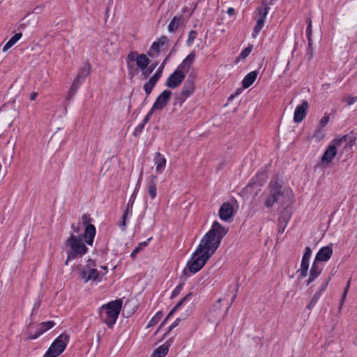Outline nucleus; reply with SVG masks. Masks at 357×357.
<instances>
[{
  "label": "nucleus",
  "instance_id": "obj_23",
  "mask_svg": "<svg viewBox=\"0 0 357 357\" xmlns=\"http://www.w3.org/2000/svg\"><path fill=\"white\" fill-rule=\"evenodd\" d=\"M337 154V149L331 144H329L321 157L322 163H330Z\"/></svg>",
  "mask_w": 357,
  "mask_h": 357
},
{
  "label": "nucleus",
  "instance_id": "obj_53",
  "mask_svg": "<svg viewBox=\"0 0 357 357\" xmlns=\"http://www.w3.org/2000/svg\"><path fill=\"white\" fill-rule=\"evenodd\" d=\"M329 281H330V278H328L327 280H324L322 282V284H321L319 289L317 291V292H320V294H322V293L326 289Z\"/></svg>",
  "mask_w": 357,
  "mask_h": 357
},
{
  "label": "nucleus",
  "instance_id": "obj_61",
  "mask_svg": "<svg viewBox=\"0 0 357 357\" xmlns=\"http://www.w3.org/2000/svg\"><path fill=\"white\" fill-rule=\"evenodd\" d=\"M141 178H139V181H138V182H137V185H136L135 189V190H134V192H133V193H135V197H136V192H137V191L139 190V188H140V181H141Z\"/></svg>",
  "mask_w": 357,
  "mask_h": 357
},
{
  "label": "nucleus",
  "instance_id": "obj_39",
  "mask_svg": "<svg viewBox=\"0 0 357 357\" xmlns=\"http://www.w3.org/2000/svg\"><path fill=\"white\" fill-rule=\"evenodd\" d=\"M80 84L73 80V82L72 84V86L67 94L66 99L70 100L71 99L76 93L78 88L79 87Z\"/></svg>",
  "mask_w": 357,
  "mask_h": 357
},
{
  "label": "nucleus",
  "instance_id": "obj_6",
  "mask_svg": "<svg viewBox=\"0 0 357 357\" xmlns=\"http://www.w3.org/2000/svg\"><path fill=\"white\" fill-rule=\"evenodd\" d=\"M70 337L66 333H62L57 337L52 343L47 351L45 352L46 357H57L66 349Z\"/></svg>",
  "mask_w": 357,
  "mask_h": 357
},
{
  "label": "nucleus",
  "instance_id": "obj_28",
  "mask_svg": "<svg viewBox=\"0 0 357 357\" xmlns=\"http://www.w3.org/2000/svg\"><path fill=\"white\" fill-rule=\"evenodd\" d=\"M258 73L256 70L252 71L247 74L242 81V86L244 89L250 87L255 81Z\"/></svg>",
  "mask_w": 357,
  "mask_h": 357
},
{
  "label": "nucleus",
  "instance_id": "obj_9",
  "mask_svg": "<svg viewBox=\"0 0 357 357\" xmlns=\"http://www.w3.org/2000/svg\"><path fill=\"white\" fill-rule=\"evenodd\" d=\"M195 90V82L193 79L188 77L182 87L180 95L176 98L179 102L180 106L185 100V99L192 94Z\"/></svg>",
  "mask_w": 357,
  "mask_h": 357
},
{
  "label": "nucleus",
  "instance_id": "obj_48",
  "mask_svg": "<svg viewBox=\"0 0 357 357\" xmlns=\"http://www.w3.org/2000/svg\"><path fill=\"white\" fill-rule=\"evenodd\" d=\"M145 125L142 123H139L135 129L132 135L135 137H137L140 135V133L142 132V130L144 128Z\"/></svg>",
  "mask_w": 357,
  "mask_h": 357
},
{
  "label": "nucleus",
  "instance_id": "obj_31",
  "mask_svg": "<svg viewBox=\"0 0 357 357\" xmlns=\"http://www.w3.org/2000/svg\"><path fill=\"white\" fill-rule=\"evenodd\" d=\"M55 326V323L53 321H48L46 322H42L37 325L36 331L39 334L42 335L45 332L51 329Z\"/></svg>",
  "mask_w": 357,
  "mask_h": 357
},
{
  "label": "nucleus",
  "instance_id": "obj_32",
  "mask_svg": "<svg viewBox=\"0 0 357 357\" xmlns=\"http://www.w3.org/2000/svg\"><path fill=\"white\" fill-rule=\"evenodd\" d=\"M150 63V60L148 56L144 54H139L136 64L139 68L142 70H145Z\"/></svg>",
  "mask_w": 357,
  "mask_h": 357
},
{
  "label": "nucleus",
  "instance_id": "obj_45",
  "mask_svg": "<svg viewBox=\"0 0 357 357\" xmlns=\"http://www.w3.org/2000/svg\"><path fill=\"white\" fill-rule=\"evenodd\" d=\"M252 45H248L245 49H244L240 54V58L242 59H245L252 52Z\"/></svg>",
  "mask_w": 357,
  "mask_h": 357
},
{
  "label": "nucleus",
  "instance_id": "obj_26",
  "mask_svg": "<svg viewBox=\"0 0 357 357\" xmlns=\"http://www.w3.org/2000/svg\"><path fill=\"white\" fill-rule=\"evenodd\" d=\"M192 296V293H189L185 296H184L169 312L167 317L165 319V320L161 323L160 328L162 327L167 320L170 318L178 309L179 307L186 301L190 299V297Z\"/></svg>",
  "mask_w": 357,
  "mask_h": 357
},
{
  "label": "nucleus",
  "instance_id": "obj_10",
  "mask_svg": "<svg viewBox=\"0 0 357 357\" xmlns=\"http://www.w3.org/2000/svg\"><path fill=\"white\" fill-rule=\"evenodd\" d=\"M185 77V74L182 73L180 69L176 68L172 73L166 81V86L171 89H175L180 86Z\"/></svg>",
  "mask_w": 357,
  "mask_h": 357
},
{
  "label": "nucleus",
  "instance_id": "obj_21",
  "mask_svg": "<svg viewBox=\"0 0 357 357\" xmlns=\"http://www.w3.org/2000/svg\"><path fill=\"white\" fill-rule=\"evenodd\" d=\"M154 163L156 166L155 171L158 174H162L166 167V159L165 156L160 152H156L153 158Z\"/></svg>",
  "mask_w": 357,
  "mask_h": 357
},
{
  "label": "nucleus",
  "instance_id": "obj_44",
  "mask_svg": "<svg viewBox=\"0 0 357 357\" xmlns=\"http://www.w3.org/2000/svg\"><path fill=\"white\" fill-rule=\"evenodd\" d=\"M163 69V66H159L156 72L151 77V78L158 82L162 75Z\"/></svg>",
  "mask_w": 357,
  "mask_h": 357
},
{
  "label": "nucleus",
  "instance_id": "obj_1",
  "mask_svg": "<svg viewBox=\"0 0 357 357\" xmlns=\"http://www.w3.org/2000/svg\"><path fill=\"white\" fill-rule=\"evenodd\" d=\"M96 233V229L93 225H88L85 227L83 235L75 236L70 233V236L65 242L68 255L66 261V265L69 260L82 257L88 252V248L84 243V238L87 245H92Z\"/></svg>",
  "mask_w": 357,
  "mask_h": 357
},
{
  "label": "nucleus",
  "instance_id": "obj_57",
  "mask_svg": "<svg viewBox=\"0 0 357 357\" xmlns=\"http://www.w3.org/2000/svg\"><path fill=\"white\" fill-rule=\"evenodd\" d=\"M41 335L38 333V332L36 330L35 333L32 334L31 333H29L27 339L29 340H35L40 337Z\"/></svg>",
  "mask_w": 357,
  "mask_h": 357
},
{
  "label": "nucleus",
  "instance_id": "obj_12",
  "mask_svg": "<svg viewBox=\"0 0 357 357\" xmlns=\"http://www.w3.org/2000/svg\"><path fill=\"white\" fill-rule=\"evenodd\" d=\"M172 92L169 90L163 91L156 98L152 106V110H161L167 105L170 100Z\"/></svg>",
  "mask_w": 357,
  "mask_h": 357
},
{
  "label": "nucleus",
  "instance_id": "obj_36",
  "mask_svg": "<svg viewBox=\"0 0 357 357\" xmlns=\"http://www.w3.org/2000/svg\"><path fill=\"white\" fill-rule=\"evenodd\" d=\"M264 23H265V20H264L262 19H259V18L257 19V23L253 29V32H252L253 38H256L257 36V35L259 33V32L264 27Z\"/></svg>",
  "mask_w": 357,
  "mask_h": 357
},
{
  "label": "nucleus",
  "instance_id": "obj_17",
  "mask_svg": "<svg viewBox=\"0 0 357 357\" xmlns=\"http://www.w3.org/2000/svg\"><path fill=\"white\" fill-rule=\"evenodd\" d=\"M322 270H323V266L321 264L314 261L312 263V267L310 270L309 278L306 280V284L309 285L316 278H317L321 273Z\"/></svg>",
  "mask_w": 357,
  "mask_h": 357
},
{
  "label": "nucleus",
  "instance_id": "obj_11",
  "mask_svg": "<svg viewBox=\"0 0 357 357\" xmlns=\"http://www.w3.org/2000/svg\"><path fill=\"white\" fill-rule=\"evenodd\" d=\"M312 255V250L310 247L307 246L305 248V252L303 255L301 263V268L298 271L299 273V277L303 278L307 276V271L309 268V262L310 259Z\"/></svg>",
  "mask_w": 357,
  "mask_h": 357
},
{
  "label": "nucleus",
  "instance_id": "obj_50",
  "mask_svg": "<svg viewBox=\"0 0 357 357\" xmlns=\"http://www.w3.org/2000/svg\"><path fill=\"white\" fill-rule=\"evenodd\" d=\"M329 121V115L327 114H325L324 116L321 118V119L319 121L321 127L324 128L325 127Z\"/></svg>",
  "mask_w": 357,
  "mask_h": 357
},
{
  "label": "nucleus",
  "instance_id": "obj_37",
  "mask_svg": "<svg viewBox=\"0 0 357 357\" xmlns=\"http://www.w3.org/2000/svg\"><path fill=\"white\" fill-rule=\"evenodd\" d=\"M157 82L153 80V79H151L150 77L149 80L144 84L143 88H144V90L146 94V96H149L153 89V87L155 86V85L156 84Z\"/></svg>",
  "mask_w": 357,
  "mask_h": 357
},
{
  "label": "nucleus",
  "instance_id": "obj_33",
  "mask_svg": "<svg viewBox=\"0 0 357 357\" xmlns=\"http://www.w3.org/2000/svg\"><path fill=\"white\" fill-rule=\"evenodd\" d=\"M270 7L267 3H262L261 6L257 7L256 10L257 15L259 19H262L264 20H266V16L268 13Z\"/></svg>",
  "mask_w": 357,
  "mask_h": 357
},
{
  "label": "nucleus",
  "instance_id": "obj_3",
  "mask_svg": "<svg viewBox=\"0 0 357 357\" xmlns=\"http://www.w3.org/2000/svg\"><path fill=\"white\" fill-rule=\"evenodd\" d=\"M263 196L264 204L268 208H272L275 204L284 205L287 199L278 178L271 181Z\"/></svg>",
  "mask_w": 357,
  "mask_h": 357
},
{
  "label": "nucleus",
  "instance_id": "obj_64",
  "mask_svg": "<svg viewBox=\"0 0 357 357\" xmlns=\"http://www.w3.org/2000/svg\"><path fill=\"white\" fill-rule=\"evenodd\" d=\"M222 302V298H219L217 301V303L215 305V307L220 308V303Z\"/></svg>",
  "mask_w": 357,
  "mask_h": 357
},
{
  "label": "nucleus",
  "instance_id": "obj_62",
  "mask_svg": "<svg viewBox=\"0 0 357 357\" xmlns=\"http://www.w3.org/2000/svg\"><path fill=\"white\" fill-rule=\"evenodd\" d=\"M37 96H38L37 92H33L30 96V100H34L36 98Z\"/></svg>",
  "mask_w": 357,
  "mask_h": 357
},
{
  "label": "nucleus",
  "instance_id": "obj_43",
  "mask_svg": "<svg viewBox=\"0 0 357 357\" xmlns=\"http://www.w3.org/2000/svg\"><path fill=\"white\" fill-rule=\"evenodd\" d=\"M350 287V280L347 282V285L344 289L343 294L342 295V298L340 301V306L339 308H341L345 301L347 295L348 294L349 289Z\"/></svg>",
  "mask_w": 357,
  "mask_h": 357
},
{
  "label": "nucleus",
  "instance_id": "obj_20",
  "mask_svg": "<svg viewBox=\"0 0 357 357\" xmlns=\"http://www.w3.org/2000/svg\"><path fill=\"white\" fill-rule=\"evenodd\" d=\"M195 59V52H190L182 63L177 67L178 69L186 75Z\"/></svg>",
  "mask_w": 357,
  "mask_h": 357
},
{
  "label": "nucleus",
  "instance_id": "obj_27",
  "mask_svg": "<svg viewBox=\"0 0 357 357\" xmlns=\"http://www.w3.org/2000/svg\"><path fill=\"white\" fill-rule=\"evenodd\" d=\"M192 296V293H189L185 296H184L169 312L167 317L165 319V320L161 323L160 328L162 327L167 320L170 318L178 309L179 307L186 301L190 299V297Z\"/></svg>",
  "mask_w": 357,
  "mask_h": 357
},
{
  "label": "nucleus",
  "instance_id": "obj_7",
  "mask_svg": "<svg viewBox=\"0 0 357 357\" xmlns=\"http://www.w3.org/2000/svg\"><path fill=\"white\" fill-rule=\"evenodd\" d=\"M96 264L95 261L89 259L87 264L80 269L79 275L84 282H87L90 280L93 282H100L102 275L96 268Z\"/></svg>",
  "mask_w": 357,
  "mask_h": 357
},
{
  "label": "nucleus",
  "instance_id": "obj_25",
  "mask_svg": "<svg viewBox=\"0 0 357 357\" xmlns=\"http://www.w3.org/2000/svg\"><path fill=\"white\" fill-rule=\"evenodd\" d=\"M183 23V17L181 15L179 16H174L168 25V31L171 33L176 32Z\"/></svg>",
  "mask_w": 357,
  "mask_h": 357
},
{
  "label": "nucleus",
  "instance_id": "obj_19",
  "mask_svg": "<svg viewBox=\"0 0 357 357\" xmlns=\"http://www.w3.org/2000/svg\"><path fill=\"white\" fill-rule=\"evenodd\" d=\"M267 178L268 175L265 171L258 172L250 181L247 188L252 187L253 185L262 186L266 183Z\"/></svg>",
  "mask_w": 357,
  "mask_h": 357
},
{
  "label": "nucleus",
  "instance_id": "obj_14",
  "mask_svg": "<svg viewBox=\"0 0 357 357\" xmlns=\"http://www.w3.org/2000/svg\"><path fill=\"white\" fill-rule=\"evenodd\" d=\"M234 206L229 202L223 203L219 210L220 218L225 222L229 221L234 215Z\"/></svg>",
  "mask_w": 357,
  "mask_h": 357
},
{
  "label": "nucleus",
  "instance_id": "obj_38",
  "mask_svg": "<svg viewBox=\"0 0 357 357\" xmlns=\"http://www.w3.org/2000/svg\"><path fill=\"white\" fill-rule=\"evenodd\" d=\"M151 239V238H149L147 241H144L140 243L132 250L130 254V257L132 259H135L136 255L146 246H147L149 241Z\"/></svg>",
  "mask_w": 357,
  "mask_h": 357
},
{
  "label": "nucleus",
  "instance_id": "obj_51",
  "mask_svg": "<svg viewBox=\"0 0 357 357\" xmlns=\"http://www.w3.org/2000/svg\"><path fill=\"white\" fill-rule=\"evenodd\" d=\"M344 102H346L349 105H353L356 101H357V96L355 97L347 96L344 98Z\"/></svg>",
  "mask_w": 357,
  "mask_h": 357
},
{
  "label": "nucleus",
  "instance_id": "obj_42",
  "mask_svg": "<svg viewBox=\"0 0 357 357\" xmlns=\"http://www.w3.org/2000/svg\"><path fill=\"white\" fill-rule=\"evenodd\" d=\"M197 32L195 30H191L188 33V38L186 41L187 45L191 46L193 44L194 40L197 38Z\"/></svg>",
  "mask_w": 357,
  "mask_h": 357
},
{
  "label": "nucleus",
  "instance_id": "obj_30",
  "mask_svg": "<svg viewBox=\"0 0 357 357\" xmlns=\"http://www.w3.org/2000/svg\"><path fill=\"white\" fill-rule=\"evenodd\" d=\"M139 54L136 51H131L128 53L126 57V64L128 70H132L134 68V61H137Z\"/></svg>",
  "mask_w": 357,
  "mask_h": 357
},
{
  "label": "nucleus",
  "instance_id": "obj_18",
  "mask_svg": "<svg viewBox=\"0 0 357 357\" xmlns=\"http://www.w3.org/2000/svg\"><path fill=\"white\" fill-rule=\"evenodd\" d=\"M174 337L169 338L163 344L155 349L151 357H165L167 354L169 349L174 342Z\"/></svg>",
  "mask_w": 357,
  "mask_h": 357
},
{
  "label": "nucleus",
  "instance_id": "obj_4",
  "mask_svg": "<svg viewBox=\"0 0 357 357\" xmlns=\"http://www.w3.org/2000/svg\"><path fill=\"white\" fill-rule=\"evenodd\" d=\"M122 303V301L118 299L109 302L100 307L99 312L100 318L109 328H112L116 322L121 310Z\"/></svg>",
  "mask_w": 357,
  "mask_h": 357
},
{
  "label": "nucleus",
  "instance_id": "obj_58",
  "mask_svg": "<svg viewBox=\"0 0 357 357\" xmlns=\"http://www.w3.org/2000/svg\"><path fill=\"white\" fill-rule=\"evenodd\" d=\"M321 294H320V292H316L314 296H312V298H311V300H312L313 301H314L315 303H317V301H319V299L320 298Z\"/></svg>",
  "mask_w": 357,
  "mask_h": 357
},
{
  "label": "nucleus",
  "instance_id": "obj_34",
  "mask_svg": "<svg viewBox=\"0 0 357 357\" xmlns=\"http://www.w3.org/2000/svg\"><path fill=\"white\" fill-rule=\"evenodd\" d=\"M22 33H17L15 34L4 45V47H3V52H6L7 50H8L22 38Z\"/></svg>",
  "mask_w": 357,
  "mask_h": 357
},
{
  "label": "nucleus",
  "instance_id": "obj_54",
  "mask_svg": "<svg viewBox=\"0 0 357 357\" xmlns=\"http://www.w3.org/2000/svg\"><path fill=\"white\" fill-rule=\"evenodd\" d=\"M71 229H72V231H73V234H78L80 230H81V226H80V223H78L77 225H75V224H73L71 225Z\"/></svg>",
  "mask_w": 357,
  "mask_h": 357
},
{
  "label": "nucleus",
  "instance_id": "obj_55",
  "mask_svg": "<svg viewBox=\"0 0 357 357\" xmlns=\"http://www.w3.org/2000/svg\"><path fill=\"white\" fill-rule=\"evenodd\" d=\"M82 220L83 224L86 225V226L89 225L88 223L91 221V218H90V215L89 214L82 215Z\"/></svg>",
  "mask_w": 357,
  "mask_h": 357
},
{
  "label": "nucleus",
  "instance_id": "obj_49",
  "mask_svg": "<svg viewBox=\"0 0 357 357\" xmlns=\"http://www.w3.org/2000/svg\"><path fill=\"white\" fill-rule=\"evenodd\" d=\"M307 26L306 29L307 38H312V21L310 18L307 19Z\"/></svg>",
  "mask_w": 357,
  "mask_h": 357
},
{
  "label": "nucleus",
  "instance_id": "obj_40",
  "mask_svg": "<svg viewBox=\"0 0 357 357\" xmlns=\"http://www.w3.org/2000/svg\"><path fill=\"white\" fill-rule=\"evenodd\" d=\"M162 317H163L162 312H158L152 317V319L149 321V324L147 325V327L149 328V327L153 326L155 324H157L160 321V319L162 318Z\"/></svg>",
  "mask_w": 357,
  "mask_h": 357
},
{
  "label": "nucleus",
  "instance_id": "obj_22",
  "mask_svg": "<svg viewBox=\"0 0 357 357\" xmlns=\"http://www.w3.org/2000/svg\"><path fill=\"white\" fill-rule=\"evenodd\" d=\"M291 219V214L288 211H283L280 213L278 218V231L282 234Z\"/></svg>",
  "mask_w": 357,
  "mask_h": 357
},
{
  "label": "nucleus",
  "instance_id": "obj_13",
  "mask_svg": "<svg viewBox=\"0 0 357 357\" xmlns=\"http://www.w3.org/2000/svg\"><path fill=\"white\" fill-rule=\"evenodd\" d=\"M309 105L307 100H303L301 104L296 106L294 114V121L295 123L301 122L307 114Z\"/></svg>",
  "mask_w": 357,
  "mask_h": 357
},
{
  "label": "nucleus",
  "instance_id": "obj_29",
  "mask_svg": "<svg viewBox=\"0 0 357 357\" xmlns=\"http://www.w3.org/2000/svg\"><path fill=\"white\" fill-rule=\"evenodd\" d=\"M156 178V176L151 175L150 176V181L148 185V193L151 197V199H154L157 195V186L155 183Z\"/></svg>",
  "mask_w": 357,
  "mask_h": 357
},
{
  "label": "nucleus",
  "instance_id": "obj_52",
  "mask_svg": "<svg viewBox=\"0 0 357 357\" xmlns=\"http://www.w3.org/2000/svg\"><path fill=\"white\" fill-rule=\"evenodd\" d=\"M169 41L168 38L166 36H162L156 43H158V44L160 45L161 47H162L164 45H165Z\"/></svg>",
  "mask_w": 357,
  "mask_h": 357
},
{
  "label": "nucleus",
  "instance_id": "obj_47",
  "mask_svg": "<svg viewBox=\"0 0 357 357\" xmlns=\"http://www.w3.org/2000/svg\"><path fill=\"white\" fill-rule=\"evenodd\" d=\"M182 319L181 318H177L171 325L169 327L167 331L162 336V338H165V337L167 336L168 333L173 329L175 327H176L177 326H178V324H180L181 321Z\"/></svg>",
  "mask_w": 357,
  "mask_h": 357
},
{
  "label": "nucleus",
  "instance_id": "obj_15",
  "mask_svg": "<svg viewBox=\"0 0 357 357\" xmlns=\"http://www.w3.org/2000/svg\"><path fill=\"white\" fill-rule=\"evenodd\" d=\"M135 199V193H132L130 200L128 201L126 208L123 212V214L121 218V222L119 224V227L121 228L123 231H124L126 228L127 220L129 215H131L132 213V207L134 204V200Z\"/></svg>",
  "mask_w": 357,
  "mask_h": 357
},
{
  "label": "nucleus",
  "instance_id": "obj_59",
  "mask_svg": "<svg viewBox=\"0 0 357 357\" xmlns=\"http://www.w3.org/2000/svg\"><path fill=\"white\" fill-rule=\"evenodd\" d=\"M316 303H315V302H314V301H313L312 300H310V302H309V303H308V305H307V308L308 310H311V309H312V308L314 307V305H316Z\"/></svg>",
  "mask_w": 357,
  "mask_h": 357
},
{
  "label": "nucleus",
  "instance_id": "obj_46",
  "mask_svg": "<svg viewBox=\"0 0 357 357\" xmlns=\"http://www.w3.org/2000/svg\"><path fill=\"white\" fill-rule=\"evenodd\" d=\"M183 286H184V282H181L178 285H177L172 293L171 298H174L176 296H177L180 294L181 290L183 289Z\"/></svg>",
  "mask_w": 357,
  "mask_h": 357
},
{
  "label": "nucleus",
  "instance_id": "obj_56",
  "mask_svg": "<svg viewBox=\"0 0 357 357\" xmlns=\"http://www.w3.org/2000/svg\"><path fill=\"white\" fill-rule=\"evenodd\" d=\"M153 111L154 110H152V108H151V110L147 113L146 116L144 118V119L142 122V123H144L145 125L146 123H147L149 121L150 118L152 116Z\"/></svg>",
  "mask_w": 357,
  "mask_h": 357
},
{
  "label": "nucleus",
  "instance_id": "obj_2",
  "mask_svg": "<svg viewBox=\"0 0 357 357\" xmlns=\"http://www.w3.org/2000/svg\"><path fill=\"white\" fill-rule=\"evenodd\" d=\"M228 229L215 221L211 229L204 236L197 249L199 252L208 255L210 257L215 253L220 245L222 238L227 234Z\"/></svg>",
  "mask_w": 357,
  "mask_h": 357
},
{
  "label": "nucleus",
  "instance_id": "obj_8",
  "mask_svg": "<svg viewBox=\"0 0 357 357\" xmlns=\"http://www.w3.org/2000/svg\"><path fill=\"white\" fill-rule=\"evenodd\" d=\"M356 139V137L353 132L347 134L340 137H336L331 142L336 149L342 145H344V149H351Z\"/></svg>",
  "mask_w": 357,
  "mask_h": 357
},
{
  "label": "nucleus",
  "instance_id": "obj_41",
  "mask_svg": "<svg viewBox=\"0 0 357 357\" xmlns=\"http://www.w3.org/2000/svg\"><path fill=\"white\" fill-rule=\"evenodd\" d=\"M158 66V63H153L151 66H147V68L143 70L142 75L144 77L147 78L150 74L155 70L156 66Z\"/></svg>",
  "mask_w": 357,
  "mask_h": 357
},
{
  "label": "nucleus",
  "instance_id": "obj_35",
  "mask_svg": "<svg viewBox=\"0 0 357 357\" xmlns=\"http://www.w3.org/2000/svg\"><path fill=\"white\" fill-rule=\"evenodd\" d=\"M160 45L156 41H154L151 45L149 52L147 53L148 56L150 57H157L160 52Z\"/></svg>",
  "mask_w": 357,
  "mask_h": 357
},
{
  "label": "nucleus",
  "instance_id": "obj_16",
  "mask_svg": "<svg viewBox=\"0 0 357 357\" xmlns=\"http://www.w3.org/2000/svg\"><path fill=\"white\" fill-rule=\"evenodd\" d=\"M333 255V248L331 245H326L319 249L315 256L314 261L319 263L322 261H327L329 260Z\"/></svg>",
  "mask_w": 357,
  "mask_h": 357
},
{
  "label": "nucleus",
  "instance_id": "obj_24",
  "mask_svg": "<svg viewBox=\"0 0 357 357\" xmlns=\"http://www.w3.org/2000/svg\"><path fill=\"white\" fill-rule=\"evenodd\" d=\"M91 66L89 62H86L84 66L82 67L77 73L74 80L80 84L84 81L85 78L90 74Z\"/></svg>",
  "mask_w": 357,
  "mask_h": 357
},
{
  "label": "nucleus",
  "instance_id": "obj_60",
  "mask_svg": "<svg viewBox=\"0 0 357 357\" xmlns=\"http://www.w3.org/2000/svg\"><path fill=\"white\" fill-rule=\"evenodd\" d=\"M227 13L229 15H230V16H233V15H234V14H235V10H234V8H228V10H227Z\"/></svg>",
  "mask_w": 357,
  "mask_h": 357
},
{
  "label": "nucleus",
  "instance_id": "obj_5",
  "mask_svg": "<svg viewBox=\"0 0 357 357\" xmlns=\"http://www.w3.org/2000/svg\"><path fill=\"white\" fill-rule=\"evenodd\" d=\"M210 259L208 255L199 252L197 249L192 254L191 259L188 261L187 266L188 271L195 274L202 269L206 261ZM184 275H187L188 270L185 268L183 271Z\"/></svg>",
  "mask_w": 357,
  "mask_h": 357
},
{
  "label": "nucleus",
  "instance_id": "obj_63",
  "mask_svg": "<svg viewBox=\"0 0 357 357\" xmlns=\"http://www.w3.org/2000/svg\"><path fill=\"white\" fill-rule=\"evenodd\" d=\"M170 54H171V53H169V55L164 59L163 62L162 63V64L160 66H163V68H165V66Z\"/></svg>",
  "mask_w": 357,
  "mask_h": 357
}]
</instances>
